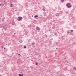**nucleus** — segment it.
<instances>
[{
  "mask_svg": "<svg viewBox=\"0 0 76 76\" xmlns=\"http://www.w3.org/2000/svg\"><path fill=\"white\" fill-rule=\"evenodd\" d=\"M6 45H7V44H6Z\"/></svg>",
  "mask_w": 76,
  "mask_h": 76,
  "instance_id": "nucleus-22",
  "label": "nucleus"
},
{
  "mask_svg": "<svg viewBox=\"0 0 76 76\" xmlns=\"http://www.w3.org/2000/svg\"><path fill=\"white\" fill-rule=\"evenodd\" d=\"M46 37H47V35H46Z\"/></svg>",
  "mask_w": 76,
  "mask_h": 76,
  "instance_id": "nucleus-23",
  "label": "nucleus"
},
{
  "mask_svg": "<svg viewBox=\"0 0 76 76\" xmlns=\"http://www.w3.org/2000/svg\"><path fill=\"white\" fill-rule=\"evenodd\" d=\"M66 7L68 8H70L72 7V4L70 3H68L66 4Z\"/></svg>",
  "mask_w": 76,
  "mask_h": 76,
  "instance_id": "nucleus-1",
  "label": "nucleus"
},
{
  "mask_svg": "<svg viewBox=\"0 0 76 76\" xmlns=\"http://www.w3.org/2000/svg\"><path fill=\"white\" fill-rule=\"evenodd\" d=\"M0 6H1V4H0Z\"/></svg>",
  "mask_w": 76,
  "mask_h": 76,
  "instance_id": "nucleus-15",
  "label": "nucleus"
},
{
  "mask_svg": "<svg viewBox=\"0 0 76 76\" xmlns=\"http://www.w3.org/2000/svg\"><path fill=\"white\" fill-rule=\"evenodd\" d=\"M24 48H26V46H24Z\"/></svg>",
  "mask_w": 76,
  "mask_h": 76,
  "instance_id": "nucleus-8",
  "label": "nucleus"
},
{
  "mask_svg": "<svg viewBox=\"0 0 76 76\" xmlns=\"http://www.w3.org/2000/svg\"><path fill=\"white\" fill-rule=\"evenodd\" d=\"M38 17V15H35L34 16V18H37Z\"/></svg>",
  "mask_w": 76,
  "mask_h": 76,
  "instance_id": "nucleus-10",
  "label": "nucleus"
},
{
  "mask_svg": "<svg viewBox=\"0 0 76 76\" xmlns=\"http://www.w3.org/2000/svg\"><path fill=\"white\" fill-rule=\"evenodd\" d=\"M22 19L23 18L21 17H19L18 18V21H20V20H22Z\"/></svg>",
  "mask_w": 76,
  "mask_h": 76,
  "instance_id": "nucleus-2",
  "label": "nucleus"
},
{
  "mask_svg": "<svg viewBox=\"0 0 76 76\" xmlns=\"http://www.w3.org/2000/svg\"><path fill=\"white\" fill-rule=\"evenodd\" d=\"M21 76H23V74H22V75H21Z\"/></svg>",
  "mask_w": 76,
  "mask_h": 76,
  "instance_id": "nucleus-13",
  "label": "nucleus"
},
{
  "mask_svg": "<svg viewBox=\"0 0 76 76\" xmlns=\"http://www.w3.org/2000/svg\"><path fill=\"white\" fill-rule=\"evenodd\" d=\"M43 8L42 9V10H43V11H45V8L44 7H43Z\"/></svg>",
  "mask_w": 76,
  "mask_h": 76,
  "instance_id": "nucleus-4",
  "label": "nucleus"
},
{
  "mask_svg": "<svg viewBox=\"0 0 76 76\" xmlns=\"http://www.w3.org/2000/svg\"><path fill=\"white\" fill-rule=\"evenodd\" d=\"M56 16H59V14L58 13H57L56 15Z\"/></svg>",
  "mask_w": 76,
  "mask_h": 76,
  "instance_id": "nucleus-5",
  "label": "nucleus"
},
{
  "mask_svg": "<svg viewBox=\"0 0 76 76\" xmlns=\"http://www.w3.org/2000/svg\"><path fill=\"white\" fill-rule=\"evenodd\" d=\"M14 6L13 5V4H11L10 5V7H13Z\"/></svg>",
  "mask_w": 76,
  "mask_h": 76,
  "instance_id": "nucleus-6",
  "label": "nucleus"
},
{
  "mask_svg": "<svg viewBox=\"0 0 76 76\" xmlns=\"http://www.w3.org/2000/svg\"><path fill=\"white\" fill-rule=\"evenodd\" d=\"M71 32H73V30H71Z\"/></svg>",
  "mask_w": 76,
  "mask_h": 76,
  "instance_id": "nucleus-16",
  "label": "nucleus"
},
{
  "mask_svg": "<svg viewBox=\"0 0 76 76\" xmlns=\"http://www.w3.org/2000/svg\"><path fill=\"white\" fill-rule=\"evenodd\" d=\"M35 44V43H31V45H34V44Z\"/></svg>",
  "mask_w": 76,
  "mask_h": 76,
  "instance_id": "nucleus-9",
  "label": "nucleus"
},
{
  "mask_svg": "<svg viewBox=\"0 0 76 76\" xmlns=\"http://www.w3.org/2000/svg\"><path fill=\"white\" fill-rule=\"evenodd\" d=\"M27 58H29L28 57Z\"/></svg>",
  "mask_w": 76,
  "mask_h": 76,
  "instance_id": "nucleus-24",
  "label": "nucleus"
},
{
  "mask_svg": "<svg viewBox=\"0 0 76 76\" xmlns=\"http://www.w3.org/2000/svg\"><path fill=\"white\" fill-rule=\"evenodd\" d=\"M36 65H38V63H37V62H36Z\"/></svg>",
  "mask_w": 76,
  "mask_h": 76,
  "instance_id": "nucleus-11",
  "label": "nucleus"
},
{
  "mask_svg": "<svg viewBox=\"0 0 76 76\" xmlns=\"http://www.w3.org/2000/svg\"><path fill=\"white\" fill-rule=\"evenodd\" d=\"M2 48H4L3 46H2Z\"/></svg>",
  "mask_w": 76,
  "mask_h": 76,
  "instance_id": "nucleus-17",
  "label": "nucleus"
},
{
  "mask_svg": "<svg viewBox=\"0 0 76 76\" xmlns=\"http://www.w3.org/2000/svg\"><path fill=\"white\" fill-rule=\"evenodd\" d=\"M4 50H5V49H6V48H4Z\"/></svg>",
  "mask_w": 76,
  "mask_h": 76,
  "instance_id": "nucleus-19",
  "label": "nucleus"
},
{
  "mask_svg": "<svg viewBox=\"0 0 76 76\" xmlns=\"http://www.w3.org/2000/svg\"><path fill=\"white\" fill-rule=\"evenodd\" d=\"M76 67L74 66V68L73 69V70H76Z\"/></svg>",
  "mask_w": 76,
  "mask_h": 76,
  "instance_id": "nucleus-7",
  "label": "nucleus"
},
{
  "mask_svg": "<svg viewBox=\"0 0 76 76\" xmlns=\"http://www.w3.org/2000/svg\"><path fill=\"white\" fill-rule=\"evenodd\" d=\"M36 29H37V30H38V31H39V30H40V28H39L37 26V27H36Z\"/></svg>",
  "mask_w": 76,
  "mask_h": 76,
  "instance_id": "nucleus-3",
  "label": "nucleus"
},
{
  "mask_svg": "<svg viewBox=\"0 0 76 76\" xmlns=\"http://www.w3.org/2000/svg\"><path fill=\"white\" fill-rule=\"evenodd\" d=\"M62 1H64V0H61Z\"/></svg>",
  "mask_w": 76,
  "mask_h": 76,
  "instance_id": "nucleus-14",
  "label": "nucleus"
},
{
  "mask_svg": "<svg viewBox=\"0 0 76 76\" xmlns=\"http://www.w3.org/2000/svg\"><path fill=\"white\" fill-rule=\"evenodd\" d=\"M18 55H20V54H18Z\"/></svg>",
  "mask_w": 76,
  "mask_h": 76,
  "instance_id": "nucleus-20",
  "label": "nucleus"
},
{
  "mask_svg": "<svg viewBox=\"0 0 76 76\" xmlns=\"http://www.w3.org/2000/svg\"><path fill=\"white\" fill-rule=\"evenodd\" d=\"M56 50H57V48H56Z\"/></svg>",
  "mask_w": 76,
  "mask_h": 76,
  "instance_id": "nucleus-21",
  "label": "nucleus"
},
{
  "mask_svg": "<svg viewBox=\"0 0 76 76\" xmlns=\"http://www.w3.org/2000/svg\"><path fill=\"white\" fill-rule=\"evenodd\" d=\"M14 34H16V33H14Z\"/></svg>",
  "mask_w": 76,
  "mask_h": 76,
  "instance_id": "nucleus-18",
  "label": "nucleus"
},
{
  "mask_svg": "<svg viewBox=\"0 0 76 76\" xmlns=\"http://www.w3.org/2000/svg\"><path fill=\"white\" fill-rule=\"evenodd\" d=\"M19 76H21V75L20 74H19Z\"/></svg>",
  "mask_w": 76,
  "mask_h": 76,
  "instance_id": "nucleus-12",
  "label": "nucleus"
},
{
  "mask_svg": "<svg viewBox=\"0 0 76 76\" xmlns=\"http://www.w3.org/2000/svg\"><path fill=\"white\" fill-rule=\"evenodd\" d=\"M7 28L6 29H7Z\"/></svg>",
  "mask_w": 76,
  "mask_h": 76,
  "instance_id": "nucleus-25",
  "label": "nucleus"
}]
</instances>
